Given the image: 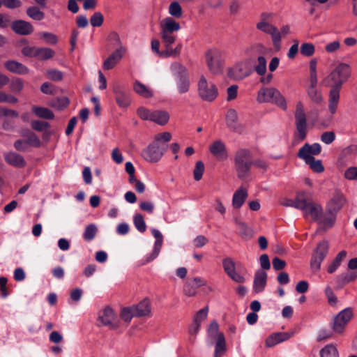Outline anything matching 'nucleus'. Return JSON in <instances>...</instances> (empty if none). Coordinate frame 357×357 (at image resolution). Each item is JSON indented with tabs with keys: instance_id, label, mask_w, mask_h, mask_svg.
Here are the masks:
<instances>
[{
	"instance_id": "obj_35",
	"label": "nucleus",
	"mask_w": 357,
	"mask_h": 357,
	"mask_svg": "<svg viewBox=\"0 0 357 357\" xmlns=\"http://www.w3.org/2000/svg\"><path fill=\"white\" fill-rule=\"evenodd\" d=\"M35 58L39 60H47L54 56V51L48 47H38Z\"/></svg>"
},
{
	"instance_id": "obj_60",
	"label": "nucleus",
	"mask_w": 357,
	"mask_h": 357,
	"mask_svg": "<svg viewBox=\"0 0 357 357\" xmlns=\"http://www.w3.org/2000/svg\"><path fill=\"white\" fill-rule=\"evenodd\" d=\"M335 139V134L333 131L324 132L321 135V140L326 144H331Z\"/></svg>"
},
{
	"instance_id": "obj_40",
	"label": "nucleus",
	"mask_w": 357,
	"mask_h": 357,
	"mask_svg": "<svg viewBox=\"0 0 357 357\" xmlns=\"http://www.w3.org/2000/svg\"><path fill=\"white\" fill-rule=\"evenodd\" d=\"M169 15L176 19L181 18L183 15V10L178 1H173L169 6Z\"/></svg>"
},
{
	"instance_id": "obj_28",
	"label": "nucleus",
	"mask_w": 357,
	"mask_h": 357,
	"mask_svg": "<svg viewBox=\"0 0 357 357\" xmlns=\"http://www.w3.org/2000/svg\"><path fill=\"white\" fill-rule=\"evenodd\" d=\"M32 112L39 118L45 119H53L54 118V113L46 107H33Z\"/></svg>"
},
{
	"instance_id": "obj_53",
	"label": "nucleus",
	"mask_w": 357,
	"mask_h": 357,
	"mask_svg": "<svg viewBox=\"0 0 357 357\" xmlns=\"http://www.w3.org/2000/svg\"><path fill=\"white\" fill-rule=\"evenodd\" d=\"M26 144L33 146V147H39L40 146L41 142L38 137L33 132H29L26 135V139L25 140Z\"/></svg>"
},
{
	"instance_id": "obj_27",
	"label": "nucleus",
	"mask_w": 357,
	"mask_h": 357,
	"mask_svg": "<svg viewBox=\"0 0 357 357\" xmlns=\"http://www.w3.org/2000/svg\"><path fill=\"white\" fill-rule=\"evenodd\" d=\"M169 119V114L166 111L155 110L153 111L151 121L155 122L160 126L167 123Z\"/></svg>"
},
{
	"instance_id": "obj_2",
	"label": "nucleus",
	"mask_w": 357,
	"mask_h": 357,
	"mask_svg": "<svg viewBox=\"0 0 357 357\" xmlns=\"http://www.w3.org/2000/svg\"><path fill=\"white\" fill-rule=\"evenodd\" d=\"M349 65L340 63L335 66L331 73L321 82L324 87H330L331 89H340L351 75Z\"/></svg>"
},
{
	"instance_id": "obj_12",
	"label": "nucleus",
	"mask_w": 357,
	"mask_h": 357,
	"mask_svg": "<svg viewBox=\"0 0 357 357\" xmlns=\"http://www.w3.org/2000/svg\"><path fill=\"white\" fill-rule=\"evenodd\" d=\"M171 70L176 76L178 87L184 89L189 87V81L186 68L180 63L174 62L171 66Z\"/></svg>"
},
{
	"instance_id": "obj_54",
	"label": "nucleus",
	"mask_w": 357,
	"mask_h": 357,
	"mask_svg": "<svg viewBox=\"0 0 357 357\" xmlns=\"http://www.w3.org/2000/svg\"><path fill=\"white\" fill-rule=\"evenodd\" d=\"M104 21V17L100 12H96L90 18V23L93 27L100 26Z\"/></svg>"
},
{
	"instance_id": "obj_56",
	"label": "nucleus",
	"mask_w": 357,
	"mask_h": 357,
	"mask_svg": "<svg viewBox=\"0 0 357 357\" xmlns=\"http://www.w3.org/2000/svg\"><path fill=\"white\" fill-rule=\"evenodd\" d=\"M256 27L257 29L260 30L261 31H263L268 34L271 33L276 28V26H273V24H270L269 22H258L256 25Z\"/></svg>"
},
{
	"instance_id": "obj_7",
	"label": "nucleus",
	"mask_w": 357,
	"mask_h": 357,
	"mask_svg": "<svg viewBox=\"0 0 357 357\" xmlns=\"http://www.w3.org/2000/svg\"><path fill=\"white\" fill-rule=\"evenodd\" d=\"M347 204L345 195L340 190H336L326 204V212L328 215H337Z\"/></svg>"
},
{
	"instance_id": "obj_47",
	"label": "nucleus",
	"mask_w": 357,
	"mask_h": 357,
	"mask_svg": "<svg viewBox=\"0 0 357 357\" xmlns=\"http://www.w3.org/2000/svg\"><path fill=\"white\" fill-rule=\"evenodd\" d=\"M222 266L225 272L227 273L228 276L236 271L235 263L234 260L229 257L223 259Z\"/></svg>"
},
{
	"instance_id": "obj_15",
	"label": "nucleus",
	"mask_w": 357,
	"mask_h": 357,
	"mask_svg": "<svg viewBox=\"0 0 357 357\" xmlns=\"http://www.w3.org/2000/svg\"><path fill=\"white\" fill-rule=\"evenodd\" d=\"M99 321L109 329L116 330L119 328L117 323H114L115 319V314L113 310L109 307H105L100 314L98 317Z\"/></svg>"
},
{
	"instance_id": "obj_38",
	"label": "nucleus",
	"mask_w": 357,
	"mask_h": 357,
	"mask_svg": "<svg viewBox=\"0 0 357 357\" xmlns=\"http://www.w3.org/2000/svg\"><path fill=\"white\" fill-rule=\"evenodd\" d=\"M115 98L121 107H126L130 104V98L123 91H116Z\"/></svg>"
},
{
	"instance_id": "obj_51",
	"label": "nucleus",
	"mask_w": 357,
	"mask_h": 357,
	"mask_svg": "<svg viewBox=\"0 0 357 357\" xmlns=\"http://www.w3.org/2000/svg\"><path fill=\"white\" fill-rule=\"evenodd\" d=\"M120 316L123 321L130 322L132 318L135 317V312H134L132 306L122 309Z\"/></svg>"
},
{
	"instance_id": "obj_41",
	"label": "nucleus",
	"mask_w": 357,
	"mask_h": 357,
	"mask_svg": "<svg viewBox=\"0 0 357 357\" xmlns=\"http://www.w3.org/2000/svg\"><path fill=\"white\" fill-rule=\"evenodd\" d=\"M357 278V273L355 272L345 273L340 275L337 278V282L341 285L344 286L349 282L355 280Z\"/></svg>"
},
{
	"instance_id": "obj_11",
	"label": "nucleus",
	"mask_w": 357,
	"mask_h": 357,
	"mask_svg": "<svg viewBox=\"0 0 357 357\" xmlns=\"http://www.w3.org/2000/svg\"><path fill=\"white\" fill-rule=\"evenodd\" d=\"M353 317V311L350 307L342 310L334 319L333 329L335 333H343L346 325Z\"/></svg>"
},
{
	"instance_id": "obj_26",
	"label": "nucleus",
	"mask_w": 357,
	"mask_h": 357,
	"mask_svg": "<svg viewBox=\"0 0 357 357\" xmlns=\"http://www.w3.org/2000/svg\"><path fill=\"white\" fill-rule=\"evenodd\" d=\"M248 197V191L243 188L241 187L234 194L232 199V205L235 208H239L244 204Z\"/></svg>"
},
{
	"instance_id": "obj_5",
	"label": "nucleus",
	"mask_w": 357,
	"mask_h": 357,
	"mask_svg": "<svg viewBox=\"0 0 357 357\" xmlns=\"http://www.w3.org/2000/svg\"><path fill=\"white\" fill-rule=\"evenodd\" d=\"M329 243L328 241H321L314 250L310 261V267L314 271L320 269L321 264L328 252Z\"/></svg>"
},
{
	"instance_id": "obj_21",
	"label": "nucleus",
	"mask_w": 357,
	"mask_h": 357,
	"mask_svg": "<svg viewBox=\"0 0 357 357\" xmlns=\"http://www.w3.org/2000/svg\"><path fill=\"white\" fill-rule=\"evenodd\" d=\"M135 317H149L151 313V301L148 298H144L138 304L132 306Z\"/></svg>"
},
{
	"instance_id": "obj_50",
	"label": "nucleus",
	"mask_w": 357,
	"mask_h": 357,
	"mask_svg": "<svg viewBox=\"0 0 357 357\" xmlns=\"http://www.w3.org/2000/svg\"><path fill=\"white\" fill-rule=\"evenodd\" d=\"M50 124L47 121L34 120L31 123V127L33 130L36 131H45L46 129L50 128Z\"/></svg>"
},
{
	"instance_id": "obj_10",
	"label": "nucleus",
	"mask_w": 357,
	"mask_h": 357,
	"mask_svg": "<svg viewBox=\"0 0 357 357\" xmlns=\"http://www.w3.org/2000/svg\"><path fill=\"white\" fill-rule=\"evenodd\" d=\"M167 150V146H160L157 142L149 144L142 151L143 158L151 162H157Z\"/></svg>"
},
{
	"instance_id": "obj_36",
	"label": "nucleus",
	"mask_w": 357,
	"mask_h": 357,
	"mask_svg": "<svg viewBox=\"0 0 357 357\" xmlns=\"http://www.w3.org/2000/svg\"><path fill=\"white\" fill-rule=\"evenodd\" d=\"M339 100V91H330L328 108L331 114L335 113Z\"/></svg>"
},
{
	"instance_id": "obj_20",
	"label": "nucleus",
	"mask_w": 357,
	"mask_h": 357,
	"mask_svg": "<svg viewBox=\"0 0 357 357\" xmlns=\"http://www.w3.org/2000/svg\"><path fill=\"white\" fill-rule=\"evenodd\" d=\"M211 153L218 160H225L227 158V153L225 144L220 140H216L210 145Z\"/></svg>"
},
{
	"instance_id": "obj_6",
	"label": "nucleus",
	"mask_w": 357,
	"mask_h": 357,
	"mask_svg": "<svg viewBox=\"0 0 357 357\" xmlns=\"http://www.w3.org/2000/svg\"><path fill=\"white\" fill-rule=\"evenodd\" d=\"M303 206L300 208L303 212V215L305 218L309 216L314 221H319L323 215L322 206L312 200H310L304 197L303 202Z\"/></svg>"
},
{
	"instance_id": "obj_30",
	"label": "nucleus",
	"mask_w": 357,
	"mask_h": 357,
	"mask_svg": "<svg viewBox=\"0 0 357 357\" xmlns=\"http://www.w3.org/2000/svg\"><path fill=\"white\" fill-rule=\"evenodd\" d=\"M152 51L158 56L162 58L176 57L177 55H165V53L168 50L167 47H164V50H160V42L158 39H153L151 43Z\"/></svg>"
},
{
	"instance_id": "obj_24",
	"label": "nucleus",
	"mask_w": 357,
	"mask_h": 357,
	"mask_svg": "<svg viewBox=\"0 0 357 357\" xmlns=\"http://www.w3.org/2000/svg\"><path fill=\"white\" fill-rule=\"evenodd\" d=\"M267 274L264 270H258L255 275L253 288L256 293L262 291L266 284Z\"/></svg>"
},
{
	"instance_id": "obj_14",
	"label": "nucleus",
	"mask_w": 357,
	"mask_h": 357,
	"mask_svg": "<svg viewBox=\"0 0 357 357\" xmlns=\"http://www.w3.org/2000/svg\"><path fill=\"white\" fill-rule=\"evenodd\" d=\"M321 147L319 144L314 143L312 145L306 143L298 151V157L301 159H312L313 155L321 153Z\"/></svg>"
},
{
	"instance_id": "obj_19",
	"label": "nucleus",
	"mask_w": 357,
	"mask_h": 357,
	"mask_svg": "<svg viewBox=\"0 0 357 357\" xmlns=\"http://www.w3.org/2000/svg\"><path fill=\"white\" fill-rule=\"evenodd\" d=\"M152 234L156 239L154 244V248L151 254L146 259L144 264L149 263L155 259L158 256L162 245L163 236L160 231L153 229Z\"/></svg>"
},
{
	"instance_id": "obj_59",
	"label": "nucleus",
	"mask_w": 357,
	"mask_h": 357,
	"mask_svg": "<svg viewBox=\"0 0 357 357\" xmlns=\"http://www.w3.org/2000/svg\"><path fill=\"white\" fill-rule=\"evenodd\" d=\"M40 34L47 44L55 45L58 42V37L52 33L41 32Z\"/></svg>"
},
{
	"instance_id": "obj_29",
	"label": "nucleus",
	"mask_w": 357,
	"mask_h": 357,
	"mask_svg": "<svg viewBox=\"0 0 357 357\" xmlns=\"http://www.w3.org/2000/svg\"><path fill=\"white\" fill-rule=\"evenodd\" d=\"M235 222L239 229V234L243 238H250L253 234V231L245 222L236 219Z\"/></svg>"
},
{
	"instance_id": "obj_22",
	"label": "nucleus",
	"mask_w": 357,
	"mask_h": 357,
	"mask_svg": "<svg viewBox=\"0 0 357 357\" xmlns=\"http://www.w3.org/2000/svg\"><path fill=\"white\" fill-rule=\"evenodd\" d=\"M4 160L8 164L18 168L24 167L26 165L23 156L15 152L5 153Z\"/></svg>"
},
{
	"instance_id": "obj_44",
	"label": "nucleus",
	"mask_w": 357,
	"mask_h": 357,
	"mask_svg": "<svg viewBox=\"0 0 357 357\" xmlns=\"http://www.w3.org/2000/svg\"><path fill=\"white\" fill-rule=\"evenodd\" d=\"M199 97L204 101L211 102L218 96V91H198Z\"/></svg>"
},
{
	"instance_id": "obj_58",
	"label": "nucleus",
	"mask_w": 357,
	"mask_h": 357,
	"mask_svg": "<svg viewBox=\"0 0 357 357\" xmlns=\"http://www.w3.org/2000/svg\"><path fill=\"white\" fill-rule=\"evenodd\" d=\"M281 333H276L269 336L266 340V345L268 347H271L276 344L282 342L283 339L281 337Z\"/></svg>"
},
{
	"instance_id": "obj_9",
	"label": "nucleus",
	"mask_w": 357,
	"mask_h": 357,
	"mask_svg": "<svg viewBox=\"0 0 357 357\" xmlns=\"http://www.w3.org/2000/svg\"><path fill=\"white\" fill-rule=\"evenodd\" d=\"M257 100L259 102L275 103L284 109L287 107L286 101L280 91H259Z\"/></svg>"
},
{
	"instance_id": "obj_57",
	"label": "nucleus",
	"mask_w": 357,
	"mask_h": 357,
	"mask_svg": "<svg viewBox=\"0 0 357 357\" xmlns=\"http://www.w3.org/2000/svg\"><path fill=\"white\" fill-rule=\"evenodd\" d=\"M17 102V98L5 91H0V102L13 104Z\"/></svg>"
},
{
	"instance_id": "obj_31",
	"label": "nucleus",
	"mask_w": 357,
	"mask_h": 357,
	"mask_svg": "<svg viewBox=\"0 0 357 357\" xmlns=\"http://www.w3.org/2000/svg\"><path fill=\"white\" fill-rule=\"evenodd\" d=\"M226 350L225 338L223 333L218 334L215 349V357H220Z\"/></svg>"
},
{
	"instance_id": "obj_62",
	"label": "nucleus",
	"mask_w": 357,
	"mask_h": 357,
	"mask_svg": "<svg viewBox=\"0 0 357 357\" xmlns=\"http://www.w3.org/2000/svg\"><path fill=\"white\" fill-rule=\"evenodd\" d=\"M328 218H326L322 220H319V222L325 229L331 228L335 222L337 215H329Z\"/></svg>"
},
{
	"instance_id": "obj_3",
	"label": "nucleus",
	"mask_w": 357,
	"mask_h": 357,
	"mask_svg": "<svg viewBox=\"0 0 357 357\" xmlns=\"http://www.w3.org/2000/svg\"><path fill=\"white\" fill-rule=\"evenodd\" d=\"M234 167L238 178L245 180L251 174L252 153L249 149H238L234 158Z\"/></svg>"
},
{
	"instance_id": "obj_43",
	"label": "nucleus",
	"mask_w": 357,
	"mask_h": 357,
	"mask_svg": "<svg viewBox=\"0 0 357 357\" xmlns=\"http://www.w3.org/2000/svg\"><path fill=\"white\" fill-rule=\"evenodd\" d=\"M304 161L310 165V167L315 172L321 173L324 170V167L321 163V161L318 160H316L314 157L312 159H303Z\"/></svg>"
},
{
	"instance_id": "obj_32",
	"label": "nucleus",
	"mask_w": 357,
	"mask_h": 357,
	"mask_svg": "<svg viewBox=\"0 0 357 357\" xmlns=\"http://www.w3.org/2000/svg\"><path fill=\"white\" fill-rule=\"evenodd\" d=\"M347 256V252L345 250L340 251L335 258L333 259L332 263L328 267V272L329 273H334L337 268L340 266L342 261Z\"/></svg>"
},
{
	"instance_id": "obj_37",
	"label": "nucleus",
	"mask_w": 357,
	"mask_h": 357,
	"mask_svg": "<svg viewBox=\"0 0 357 357\" xmlns=\"http://www.w3.org/2000/svg\"><path fill=\"white\" fill-rule=\"evenodd\" d=\"M26 15L36 21H40L45 18V13L36 6L29 7L26 9Z\"/></svg>"
},
{
	"instance_id": "obj_17",
	"label": "nucleus",
	"mask_w": 357,
	"mask_h": 357,
	"mask_svg": "<svg viewBox=\"0 0 357 357\" xmlns=\"http://www.w3.org/2000/svg\"><path fill=\"white\" fill-rule=\"evenodd\" d=\"M206 281L200 278H194L188 280L183 287V292L188 296H194L197 294V289L200 287L206 286Z\"/></svg>"
},
{
	"instance_id": "obj_46",
	"label": "nucleus",
	"mask_w": 357,
	"mask_h": 357,
	"mask_svg": "<svg viewBox=\"0 0 357 357\" xmlns=\"http://www.w3.org/2000/svg\"><path fill=\"white\" fill-rule=\"evenodd\" d=\"M204 169V164L202 161L199 160L195 163V167L193 170V176L196 181H199L202 179Z\"/></svg>"
},
{
	"instance_id": "obj_48",
	"label": "nucleus",
	"mask_w": 357,
	"mask_h": 357,
	"mask_svg": "<svg viewBox=\"0 0 357 357\" xmlns=\"http://www.w3.org/2000/svg\"><path fill=\"white\" fill-rule=\"evenodd\" d=\"M300 52L303 56L310 57L314 54V46L310 43H303L300 47Z\"/></svg>"
},
{
	"instance_id": "obj_52",
	"label": "nucleus",
	"mask_w": 357,
	"mask_h": 357,
	"mask_svg": "<svg viewBox=\"0 0 357 357\" xmlns=\"http://www.w3.org/2000/svg\"><path fill=\"white\" fill-rule=\"evenodd\" d=\"M134 224L137 229L140 232H144L146 229V226L142 215L136 214L134 216Z\"/></svg>"
},
{
	"instance_id": "obj_8",
	"label": "nucleus",
	"mask_w": 357,
	"mask_h": 357,
	"mask_svg": "<svg viewBox=\"0 0 357 357\" xmlns=\"http://www.w3.org/2000/svg\"><path fill=\"white\" fill-rule=\"evenodd\" d=\"M206 61L210 71L214 74L221 72L222 68V53L220 50L213 49L206 53Z\"/></svg>"
},
{
	"instance_id": "obj_39",
	"label": "nucleus",
	"mask_w": 357,
	"mask_h": 357,
	"mask_svg": "<svg viewBox=\"0 0 357 357\" xmlns=\"http://www.w3.org/2000/svg\"><path fill=\"white\" fill-rule=\"evenodd\" d=\"M48 105L57 109H63L69 105V100L66 97H61L56 99H52L48 103Z\"/></svg>"
},
{
	"instance_id": "obj_49",
	"label": "nucleus",
	"mask_w": 357,
	"mask_h": 357,
	"mask_svg": "<svg viewBox=\"0 0 357 357\" xmlns=\"http://www.w3.org/2000/svg\"><path fill=\"white\" fill-rule=\"evenodd\" d=\"M255 70L259 75L265 74L266 71V60L264 56H259L257 58V64L255 66Z\"/></svg>"
},
{
	"instance_id": "obj_42",
	"label": "nucleus",
	"mask_w": 357,
	"mask_h": 357,
	"mask_svg": "<svg viewBox=\"0 0 357 357\" xmlns=\"http://www.w3.org/2000/svg\"><path fill=\"white\" fill-rule=\"evenodd\" d=\"M321 357H339L337 348L333 344H328L320 351Z\"/></svg>"
},
{
	"instance_id": "obj_25",
	"label": "nucleus",
	"mask_w": 357,
	"mask_h": 357,
	"mask_svg": "<svg viewBox=\"0 0 357 357\" xmlns=\"http://www.w3.org/2000/svg\"><path fill=\"white\" fill-rule=\"evenodd\" d=\"M5 68L10 72L19 75H26L29 73V69L24 64L15 60H9L5 62Z\"/></svg>"
},
{
	"instance_id": "obj_63",
	"label": "nucleus",
	"mask_w": 357,
	"mask_h": 357,
	"mask_svg": "<svg viewBox=\"0 0 357 357\" xmlns=\"http://www.w3.org/2000/svg\"><path fill=\"white\" fill-rule=\"evenodd\" d=\"M153 112L145 107H139L137 109L138 116L143 120H151Z\"/></svg>"
},
{
	"instance_id": "obj_18",
	"label": "nucleus",
	"mask_w": 357,
	"mask_h": 357,
	"mask_svg": "<svg viewBox=\"0 0 357 357\" xmlns=\"http://www.w3.org/2000/svg\"><path fill=\"white\" fill-rule=\"evenodd\" d=\"M225 121L229 129L234 132H240L241 126L238 123V116L237 112L232 108L227 110L225 116Z\"/></svg>"
},
{
	"instance_id": "obj_64",
	"label": "nucleus",
	"mask_w": 357,
	"mask_h": 357,
	"mask_svg": "<svg viewBox=\"0 0 357 357\" xmlns=\"http://www.w3.org/2000/svg\"><path fill=\"white\" fill-rule=\"evenodd\" d=\"M344 175L348 180H357V167H349Z\"/></svg>"
},
{
	"instance_id": "obj_23",
	"label": "nucleus",
	"mask_w": 357,
	"mask_h": 357,
	"mask_svg": "<svg viewBox=\"0 0 357 357\" xmlns=\"http://www.w3.org/2000/svg\"><path fill=\"white\" fill-rule=\"evenodd\" d=\"M124 50L122 47L116 49L103 63L105 70L113 68L122 58Z\"/></svg>"
},
{
	"instance_id": "obj_45",
	"label": "nucleus",
	"mask_w": 357,
	"mask_h": 357,
	"mask_svg": "<svg viewBox=\"0 0 357 357\" xmlns=\"http://www.w3.org/2000/svg\"><path fill=\"white\" fill-rule=\"evenodd\" d=\"M97 232L98 228L96 225L94 224H90L86 226L85 229L83 234L84 238L87 241H91L95 238Z\"/></svg>"
},
{
	"instance_id": "obj_16",
	"label": "nucleus",
	"mask_w": 357,
	"mask_h": 357,
	"mask_svg": "<svg viewBox=\"0 0 357 357\" xmlns=\"http://www.w3.org/2000/svg\"><path fill=\"white\" fill-rule=\"evenodd\" d=\"M10 27L17 34L27 36L33 33V27L32 24L22 20H17L11 22Z\"/></svg>"
},
{
	"instance_id": "obj_55",
	"label": "nucleus",
	"mask_w": 357,
	"mask_h": 357,
	"mask_svg": "<svg viewBox=\"0 0 357 357\" xmlns=\"http://www.w3.org/2000/svg\"><path fill=\"white\" fill-rule=\"evenodd\" d=\"M271 36L272 41L274 45V47L277 50H279L281 44V33L279 31L278 28L276 27L275 30H273L271 33H269Z\"/></svg>"
},
{
	"instance_id": "obj_4",
	"label": "nucleus",
	"mask_w": 357,
	"mask_h": 357,
	"mask_svg": "<svg viewBox=\"0 0 357 357\" xmlns=\"http://www.w3.org/2000/svg\"><path fill=\"white\" fill-rule=\"evenodd\" d=\"M294 115L296 128V132L294 134V140L300 142L303 141L307 135V117L303 105L301 102L296 104Z\"/></svg>"
},
{
	"instance_id": "obj_61",
	"label": "nucleus",
	"mask_w": 357,
	"mask_h": 357,
	"mask_svg": "<svg viewBox=\"0 0 357 357\" xmlns=\"http://www.w3.org/2000/svg\"><path fill=\"white\" fill-rule=\"evenodd\" d=\"M47 77L53 81H60L63 78V74L58 70H49L47 71Z\"/></svg>"
},
{
	"instance_id": "obj_34",
	"label": "nucleus",
	"mask_w": 357,
	"mask_h": 357,
	"mask_svg": "<svg viewBox=\"0 0 357 357\" xmlns=\"http://www.w3.org/2000/svg\"><path fill=\"white\" fill-rule=\"evenodd\" d=\"M317 84V61L312 59L310 62V86L314 89Z\"/></svg>"
},
{
	"instance_id": "obj_33",
	"label": "nucleus",
	"mask_w": 357,
	"mask_h": 357,
	"mask_svg": "<svg viewBox=\"0 0 357 357\" xmlns=\"http://www.w3.org/2000/svg\"><path fill=\"white\" fill-rule=\"evenodd\" d=\"M305 193H299L296 198L294 199H286L283 203L282 205L284 206H291L294 207L297 209L302 208L304 206L303 202V198H304Z\"/></svg>"
},
{
	"instance_id": "obj_13",
	"label": "nucleus",
	"mask_w": 357,
	"mask_h": 357,
	"mask_svg": "<svg viewBox=\"0 0 357 357\" xmlns=\"http://www.w3.org/2000/svg\"><path fill=\"white\" fill-rule=\"evenodd\" d=\"M250 73V69L244 63H239L228 69L227 76L233 80H241L248 77Z\"/></svg>"
},
{
	"instance_id": "obj_1",
	"label": "nucleus",
	"mask_w": 357,
	"mask_h": 357,
	"mask_svg": "<svg viewBox=\"0 0 357 357\" xmlns=\"http://www.w3.org/2000/svg\"><path fill=\"white\" fill-rule=\"evenodd\" d=\"M180 29V24L173 17H167L160 22L161 42L164 47L168 48L165 55H180L182 50V44L179 43L176 44L175 47H173L176 41V33Z\"/></svg>"
}]
</instances>
